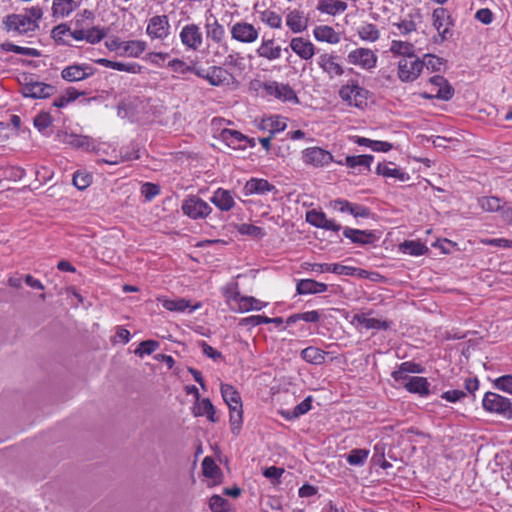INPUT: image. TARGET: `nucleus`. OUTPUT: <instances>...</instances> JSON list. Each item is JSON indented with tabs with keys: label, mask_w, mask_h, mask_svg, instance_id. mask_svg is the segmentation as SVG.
<instances>
[{
	"label": "nucleus",
	"mask_w": 512,
	"mask_h": 512,
	"mask_svg": "<svg viewBox=\"0 0 512 512\" xmlns=\"http://www.w3.org/2000/svg\"><path fill=\"white\" fill-rule=\"evenodd\" d=\"M369 91L360 86L357 81L350 80L339 89V97L348 106L363 109L367 106Z\"/></svg>",
	"instance_id": "1"
},
{
	"label": "nucleus",
	"mask_w": 512,
	"mask_h": 512,
	"mask_svg": "<svg viewBox=\"0 0 512 512\" xmlns=\"http://www.w3.org/2000/svg\"><path fill=\"white\" fill-rule=\"evenodd\" d=\"M483 408L512 420V402L510 399L494 392H487L482 401Z\"/></svg>",
	"instance_id": "2"
},
{
	"label": "nucleus",
	"mask_w": 512,
	"mask_h": 512,
	"mask_svg": "<svg viewBox=\"0 0 512 512\" xmlns=\"http://www.w3.org/2000/svg\"><path fill=\"white\" fill-rule=\"evenodd\" d=\"M423 64L421 59L416 55L400 58L397 65L398 78L405 83L415 81L423 71Z\"/></svg>",
	"instance_id": "3"
},
{
	"label": "nucleus",
	"mask_w": 512,
	"mask_h": 512,
	"mask_svg": "<svg viewBox=\"0 0 512 512\" xmlns=\"http://www.w3.org/2000/svg\"><path fill=\"white\" fill-rule=\"evenodd\" d=\"M184 215L191 219H204L212 212L211 206L197 195H188L181 206Z\"/></svg>",
	"instance_id": "4"
},
{
	"label": "nucleus",
	"mask_w": 512,
	"mask_h": 512,
	"mask_svg": "<svg viewBox=\"0 0 512 512\" xmlns=\"http://www.w3.org/2000/svg\"><path fill=\"white\" fill-rule=\"evenodd\" d=\"M2 25L4 30L12 31L17 35H27L39 29V24H32L22 13H13L5 16Z\"/></svg>",
	"instance_id": "5"
},
{
	"label": "nucleus",
	"mask_w": 512,
	"mask_h": 512,
	"mask_svg": "<svg viewBox=\"0 0 512 512\" xmlns=\"http://www.w3.org/2000/svg\"><path fill=\"white\" fill-rule=\"evenodd\" d=\"M179 39L186 51L196 52L203 44L201 28L196 23H188L181 28Z\"/></svg>",
	"instance_id": "6"
},
{
	"label": "nucleus",
	"mask_w": 512,
	"mask_h": 512,
	"mask_svg": "<svg viewBox=\"0 0 512 512\" xmlns=\"http://www.w3.org/2000/svg\"><path fill=\"white\" fill-rule=\"evenodd\" d=\"M431 85V93L423 92L421 97L424 99L437 98L449 101L454 96V88L449 84L448 80L441 75H434L429 79Z\"/></svg>",
	"instance_id": "7"
},
{
	"label": "nucleus",
	"mask_w": 512,
	"mask_h": 512,
	"mask_svg": "<svg viewBox=\"0 0 512 512\" xmlns=\"http://www.w3.org/2000/svg\"><path fill=\"white\" fill-rule=\"evenodd\" d=\"M170 23L167 15H155L147 23L146 34L151 40H166L170 35Z\"/></svg>",
	"instance_id": "8"
},
{
	"label": "nucleus",
	"mask_w": 512,
	"mask_h": 512,
	"mask_svg": "<svg viewBox=\"0 0 512 512\" xmlns=\"http://www.w3.org/2000/svg\"><path fill=\"white\" fill-rule=\"evenodd\" d=\"M195 75L215 87L228 83L229 79L232 78V74L221 66H211L208 70L198 67L197 71H195Z\"/></svg>",
	"instance_id": "9"
},
{
	"label": "nucleus",
	"mask_w": 512,
	"mask_h": 512,
	"mask_svg": "<svg viewBox=\"0 0 512 512\" xmlns=\"http://www.w3.org/2000/svg\"><path fill=\"white\" fill-rule=\"evenodd\" d=\"M433 26L438 31L441 41H446L452 37L450 29L453 26L451 16L445 8H436L432 13Z\"/></svg>",
	"instance_id": "10"
},
{
	"label": "nucleus",
	"mask_w": 512,
	"mask_h": 512,
	"mask_svg": "<svg viewBox=\"0 0 512 512\" xmlns=\"http://www.w3.org/2000/svg\"><path fill=\"white\" fill-rule=\"evenodd\" d=\"M377 55L368 48H357L349 52L347 60L350 64L361 67L365 70H370L376 67Z\"/></svg>",
	"instance_id": "11"
},
{
	"label": "nucleus",
	"mask_w": 512,
	"mask_h": 512,
	"mask_svg": "<svg viewBox=\"0 0 512 512\" xmlns=\"http://www.w3.org/2000/svg\"><path fill=\"white\" fill-rule=\"evenodd\" d=\"M304 163L315 167H322L334 162L332 154L320 147H309L302 151Z\"/></svg>",
	"instance_id": "12"
},
{
	"label": "nucleus",
	"mask_w": 512,
	"mask_h": 512,
	"mask_svg": "<svg viewBox=\"0 0 512 512\" xmlns=\"http://www.w3.org/2000/svg\"><path fill=\"white\" fill-rule=\"evenodd\" d=\"M337 60L338 56L333 53H322L317 58V64L330 79H333L344 74V68Z\"/></svg>",
	"instance_id": "13"
},
{
	"label": "nucleus",
	"mask_w": 512,
	"mask_h": 512,
	"mask_svg": "<svg viewBox=\"0 0 512 512\" xmlns=\"http://www.w3.org/2000/svg\"><path fill=\"white\" fill-rule=\"evenodd\" d=\"M107 32L106 28L89 25L84 29H73L71 37L77 41L85 40L89 44H97L106 37Z\"/></svg>",
	"instance_id": "14"
},
{
	"label": "nucleus",
	"mask_w": 512,
	"mask_h": 512,
	"mask_svg": "<svg viewBox=\"0 0 512 512\" xmlns=\"http://www.w3.org/2000/svg\"><path fill=\"white\" fill-rule=\"evenodd\" d=\"M258 30L250 23L240 21L231 27L232 39L241 43H253L258 38Z\"/></svg>",
	"instance_id": "15"
},
{
	"label": "nucleus",
	"mask_w": 512,
	"mask_h": 512,
	"mask_svg": "<svg viewBox=\"0 0 512 512\" xmlns=\"http://www.w3.org/2000/svg\"><path fill=\"white\" fill-rule=\"evenodd\" d=\"M95 73V68L88 64H74L65 67L61 72V77L68 82L84 80Z\"/></svg>",
	"instance_id": "16"
},
{
	"label": "nucleus",
	"mask_w": 512,
	"mask_h": 512,
	"mask_svg": "<svg viewBox=\"0 0 512 512\" xmlns=\"http://www.w3.org/2000/svg\"><path fill=\"white\" fill-rule=\"evenodd\" d=\"M55 87L43 82H28L22 86L21 93L24 97L33 99L47 98L53 95Z\"/></svg>",
	"instance_id": "17"
},
{
	"label": "nucleus",
	"mask_w": 512,
	"mask_h": 512,
	"mask_svg": "<svg viewBox=\"0 0 512 512\" xmlns=\"http://www.w3.org/2000/svg\"><path fill=\"white\" fill-rule=\"evenodd\" d=\"M269 95L286 102L298 103V97L295 91L288 84L270 82L264 85Z\"/></svg>",
	"instance_id": "18"
},
{
	"label": "nucleus",
	"mask_w": 512,
	"mask_h": 512,
	"mask_svg": "<svg viewBox=\"0 0 512 512\" xmlns=\"http://www.w3.org/2000/svg\"><path fill=\"white\" fill-rule=\"evenodd\" d=\"M421 20L422 14L420 9H413L399 22L393 23L392 26L398 29L399 35L406 36L416 31L417 25Z\"/></svg>",
	"instance_id": "19"
},
{
	"label": "nucleus",
	"mask_w": 512,
	"mask_h": 512,
	"mask_svg": "<svg viewBox=\"0 0 512 512\" xmlns=\"http://www.w3.org/2000/svg\"><path fill=\"white\" fill-rule=\"evenodd\" d=\"M306 221L317 228L335 232H338L342 228L341 225L334 220L328 219L325 213L314 209L306 213Z\"/></svg>",
	"instance_id": "20"
},
{
	"label": "nucleus",
	"mask_w": 512,
	"mask_h": 512,
	"mask_svg": "<svg viewBox=\"0 0 512 512\" xmlns=\"http://www.w3.org/2000/svg\"><path fill=\"white\" fill-rule=\"evenodd\" d=\"M210 201L222 212H228L235 206L234 195L230 190L218 188Z\"/></svg>",
	"instance_id": "21"
},
{
	"label": "nucleus",
	"mask_w": 512,
	"mask_h": 512,
	"mask_svg": "<svg viewBox=\"0 0 512 512\" xmlns=\"http://www.w3.org/2000/svg\"><path fill=\"white\" fill-rule=\"evenodd\" d=\"M290 48L303 60H309L315 54L314 44L303 37L292 38L290 41Z\"/></svg>",
	"instance_id": "22"
},
{
	"label": "nucleus",
	"mask_w": 512,
	"mask_h": 512,
	"mask_svg": "<svg viewBox=\"0 0 512 512\" xmlns=\"http://www.w3.org/2000/svg\"><path fill=\"white\" fill-rule=\"evenodd\" d=\"M204 28L207 39L216 44H221L224 41L226 36L225 28L215 17L210 16L207 18Z\"/></svg>",
	"instance_id": "23"
},
{
	"label": "nucleus",
	"mask_w": 512,
	"mask_h": 512,
	"mask_svg": "<svg viewBox=\"0 0 512 512\" xmlns=\"http://www.w3.org/2000/svg\"><path fill=\"white\" fill-rule=\"evenodd\" d=\"M343 235L352 243L359 245L372 244L376 239L375 234L372 231L360 230L350 227H345L343 229Z\"/></svg>",
	"instance_id": "24"
},
{
	"label": "nucleus",
	"mask_w": 512,
	"mask_h": 512,
	"mask_svg": "<svg viewBox=\"0 0 512 512\" xmlns=\"http://www.w3.org/2000/svg\"><path fill=\"white\" fill-rule=\"evenodd\" d=\"M307 265L311 271L317 273L330 272L338 275H352L355 271V268L353 267L341 265L338 263H312Z\"/></svg>",
	"instance_id": "25"
},
{
	"label": "nucleus",
	"mask_w": 512,
	"mask_h": 512,
	"mask_svg": "<svg viewBox=\"0 0 512 512\" xmlns=\"http://www.w3.org/2000/svg\"><path fill=\"white\" fill-rule=\"evenodd\" d=\"M269 192H277L276 187L265 179L252 178L246 182L244 186L245 195L260 194L264 195Z\"/></svg>",
	"instance_id": "26"
},
{
	"label": "nucleus",
	"mask_w": 512,
	"mask_h": 512,
	"mask_svg": "<svg viewBox=\"0 0 512 512\" xmlns=\"http://www.w3.org/2000/svg\"><path fill=\"white\" fill-rule=\"evenodd\" d=\"M159 301L166 310L173 311V312H185L189 308H190V312H193L200 307L199 303L192 306L191 302L185 298H176V299L161 298V299H159Z\"/></svg>",
	"instance_id": "27"
},
{
	"label": "nucleus",
	"mask_w": 512,
	"mask_h": 512,
	"mask_svg": "<svg viewBox=\"0 0 512 512\" xmlns=\"http://www.w3.org/2000/svg\"><path fill=\"white\" fill-rule=\"evenodd\" d=\"M353 325H359L366 329L387 330L390 327L389 322L376 318H369L365 314H355L351 320Z\"/></svg>",
	"instance_id": "28"
},
{
	"label": "nucleus",
	"mask_w": 512,
	"mask_h": 512,
	"mask_svg": "<svg viewBox=\"0 0 512 512\" xmlns=\"http://www.w3.org/2000/svg\"><path fill=\"white\" fill-rule=\"evenodd\" d=\"M327 289V284L313 279H301L296 285V291L299 295L323 293Z\"/></svg>",
	"instance_id": "29"
},
{
	"label": "nucleus",
	"mask_w": 512,
	"mask_h": 512,
	"mask_svg": "<svg viewBox=\"0 0 512 512\" xmlns=\"http://www.w3.org/2000/svg\"><path fill=\"white\" fill-rule=\"evenodd\" d=\"M373 160V155L365 154L357 156H346L344 162L341 160L335 162L340 165L345 164L349 168L358 169V172H362V168L366 170L370 169Z\"/></svg>",
	"instance_id": "30"
},
{
	"label": "nucleus",
	"mask_w": 512,
	"mask_h": 512,
	"mask_svg": "<svg viewBox=\"0 0 512 512\" xmlns=\"http://www.w3.org/2000/svg\"><path fill=\"white\" fill-rule=\"evenodd\" d=\"M220 139L233 149L244 150L246 148V144H243L246 135L237 130L223 129L220 132Z\"/></svg>",
	"instance_id": "31"
},
{
	"label": "nucleus",
	"mask_w": 512,
	"mask_h": 512,
	"mask_svg": "<svg viewBox=\"0 0 512 512\" xmlns=\"http://www.w3.org/2000/svg\"><path fill=\"white\" fill-rule=\"evenodd\" d=\"M313 35L319 42L329 44H337L340 42V34L336 32L333 27L328 25L316 26L313 30Z\"/></svg>",
	"instance_id": "32"
},
{
	"label": "nucleus",
	"mask_w": 512,
	"mask_h": 512,
	"mask_svg": "<svg viewBox=\"0 0 512 512\" xmlns=\"http://www.w3.org/2000/svg\"><path fill=\"white\" fill-rule=\"evenodd\" d=\"M404 387L410 393L419 394L420 396H428L430 393V383L425 377L412 376L404 383Z\"/></svg>",
	"instance_id": "33"
},
{
	"label": "nucleus",
	"mask_w": 512,
	"mask_h": 512,
	"mask_svg": "<svg viewBox=\"0 0 512 512\" xmlns=\"http://www.w3.org/2000/svg\"><path fill=\"white\" fill-rule=\"evenodd\" d=\"M286 25L294 33H301L307 28V19L302 11L294 9L286 16Z\"/></svg>",
	"instance_id": "34"
},
{
	"label": "nucleus",
	"mask_w": 512,
	"mask_h": 512,
	"mask_svg": "<svg viewBox=\"0 0 512 512\" xmlns=\"http://www.w3.org/2000/svg\"><path fill=\"white\" fill-rule=\"evenodd\" d=\"M117 47L122 50L120 55L138 58L146 50L147 45L146 42L142 40H130L118 43Z\"/></svg>",
	"instance_id": "35"
},
{
	"label": "nucleus",
	"mask_w": 512,
	"mask_h": 512,
	"mask_svg": "<svg viewBox=\"0 0 512 512\" xmlns=\"http://www.w3.org/2000/svg\"><path fill=\"white\" fill-rule=\"evenodd\" d=\"M79 6L75 0H53L52 15L54 17H67Z\"/></svg>",
	"instance_id": "36"
},
{
	"label": "nucleus",
	"mask_w": 512,
	"mask_h": 512,
	"mask_svg": "<svg viewBox=\"0 0 512 512\" xmlns=\"http://www.w3.org/2000/svg\"><path fill=\"white\" fill-rule=\"evenodd\" d=\"M347 7V3L341 0H318L317 10L334 16L343 13Z\"/></svg>",
	"instance_id": "37"
},
{
	"label": "nucleus",
	"mask_w": 512,
	"mask_h": 512,
	"mask_svg": "<svg viewBox=\"0 0 512 512\" xmlns=\"http://www.w3.org/2000/svg\"><path fill=\"white\" fill-rule=\"evenodd\" d=\"M63 141L71 147L85 151H89L95 147L93 140L89 136L84 135L66 134Z\"/></svg>",
	"instance_id": "38"
},
{
	"label": "nucleus",
	"mask_w": 512,
	"mask_h": 512,
	"mask_svg": "<svg viewBox=\"0 0 512 512\" xmlns=\"http://www.w3.org/2000/svg\"><path fill=\"white\" fill-rule=\"evenodd\" d=\"M221 395L229 408H242L241 397L232 385L221 384Z\"/></svg>",
	"instance_id": "39"
},
{
	"label": "nucleus",
	"mask_w": 512,
	"mask_h": 512,
	"mask_svg": "<svg viewBox=\"0 0 512 512\" xmlns=\"http://www.w3.org/2000/svg\"><path fill=\"white\" fill-rule=\"evenodd\" d=\"M389 50L394 56H401V58L415 55L414 45L407 41L392 40Z\"/></svg>",
	"instance_id": "40"
},
{
	"label": "nucleus",
	"mask_w": 512,
	"mask_h": 512,
	"mask_svg": "<svg viewBox=\"0 0 512 512\" xmlns=\"http://www.w3.org/2000/svg\"><path fill=\"white\" fill-rule=\"evenodd\" d=\"M274 41L272 39L270 40H263L260 47L257 49V54L260 57H263L268 60H276L280 58L281 56V47L280 46H273Z\"/></svg>",
	"instance_id": "41"
},
{
	"label": "nucleus",
	"mask_w": 512,
	"mask_h": 512,
	"mask_svg": "<svg viewBox=\"0 0 512 512\" xmlns=\"http://www.w3.org/2000/svg\"><path fill=\"white\" fill-rule=\"evenodd\" d=\"M167 67L170 68L173 72L184 75L187 73L195 74L198 67L196 66L195 61H191L190 64H187L184 60L180 58H174L168 61Z\"/></svg>",
	"instance_id": "42"
},
{
	"label": "nucleus",
	"mask_w": 512,
	"mask_h": 512,
	"mask_svg": "<svg viewBox=\"0 0 512 512\" xmlns=\"http://www.w3.org/2000/svg\"><path fill=\"white\" fill-rule=\"evenodd\" d=\"M355 143L360 146L371 148L375 152H388L392 149V144L386 141L371 140L369 138L356 136Z\"/></svg>",
	"instance_id": "43"
},
{
	"label": "nucleus",
	"mask_w": 512,
	"mask_h": 512,
	"mask_svg": "<svg viewBox=\"0 0 512 512\" xmlns=\"http://www.w3.org/2000/svg\"><path fill=\"white\" fill-rule=\"evenodd\" d=\"M394 166L393 163H379L377 165V169H376V172L377 174L379 175H382L384 177H392V178H397L399 179L400 181H406L408 180L409 176L400 171L399 169L395 168V167H392Z\"/></svg>",
	"instance_id": "44"
},
{
	"label": "nucleus",
	"mask_w": 512,
	"mask_h": 512,
	"mask_svg": "<svg viewBox=\"0 0 512 512\" xmlns=\"http://www.w3.org/2000/svg\"><path fill=\"white\" fill-rule=\"evenodd\" d=\"M202 470L203 474L207 478H211L215 481H220L222 477V471L220 467L216 464L215 460L207 456L202 461Z\"/></svg>",
	"instance_id": "45"
},
{
	"label": "nucleus",
	"mask_w": 512,
	"mask_h": 512,
	"mask_svg": "<svg viewBox=\"0 0 512 512\" xmlns=\"http://www.w3.org/2000/svg\"><path fill=\"white\" fill-rule=\"evenodd\" d=\"M197 411L195 412L196 416H206L207 419L213 423L218 421V417L216 416V410L213 406L212 402L208 398H204L198 401Z\"/></svg>",
	"instance_id": "46"
},
{
	"label": "nucleus",
	"mask_w": 512,
	"mask_h": 512,
	"mask_svg": "<svg viewBox=\"0 0 512 512\" xmlns=\"http://www.w3.org/2000/svg\"><path fill=\"white\" fill-rule=\"evenodd\" d=\"M400 250L405 254L421 256L426 254L428 247L420 241L406 240L400 244Z\"/></svg>",
	"instance_id": "47"
},
{
	"label": "nucleus",
	"mask_w": 512,
	"mask_h": 512,
	"mask_svg": "<svg viewBox=\"0 0 512 512\" xmlns=\"http://www.w3.org/2000/svg\"><path fill=\"white\" fill-rule=\"evenodd\" d=\"M325 355V351L313 346L307 347L301 351V357L303 360L316 365L322 364L324 362Z\"/></svg>",
	"instance_id": "48"
},
{
	"label": "nucleus",
	"mask_w": 512,
	"mask_h": 512,
	"mask_svg": "<svg viewBox=\"0 0 512 512\" xmlns=\"http://www.w3.org/2000/svg\"><path fill=\"white\" fill-rule=\"evenodd\" d=\"M73 30L66 23H61L55 26L51 31V37L57 44L68 45L71 44L65 39L66 36H71Z\"/></svg>",
	"instance_id": "49"
},
{
	"label": "nucleus",
	"mask_w": 512,
	"mask_h": 512,
	"mask_svg": "<svg viewBox=\"0 0 512 512\" xmlns=\"http://www.w3.org/2000/svg\"><path fill=\"white\" fill-rule=\"evenodd\" d=\"M312 397H306L301 403L296 405L291 411L284 413V417L288 420L296 419L306 414L311 409Z\"/></svg>",
	"instance_id": "50"
},
{
	"label": "nucleus",
	"mask_w": 512,
	"mask_h": 512,
	"mask_svg": "<svg viewBox=\"0 0 512 512\" xmlns=\"http://www.w3.org/2000/svg\"><path fill=\"white\" fill-rule=\"evenodd\" d=\"M369 456V450L356 448L346 455V461L352 466H363Z\"/></svg>",
	"instance_id": "51"
},
{
	"label": "nucleus",
	"mask_w": 512,
	"mask_h": 512,
	"mask_svg": "<svg viewBox=\"0 0 512 512\" xmlns=\"http://www.w3.org/2000/svg\"><path fill=\"white\" fill-rule=\"evenodd\" d=\"M265 304L252 296H243L239 298L238 311L248 312L251 310H261Z\"/></svg>",
	"instance_id": "52"
},
{
	"label": "nucleus",
	"mask_w": 512,
	"mask_h": 512,
	"mask_svg": "<svg viewBox=\"0 0 512 512\" xmlns=\"http://www.w3.org/2000/svg\"><path fill=\"white\" fill-rule=\"evenodd\" d=\"M300 320H303L308 323H316L320 320V314L316 310L293 314L287 318L286 323L288 325H291Z\"/></svg>",
	"instance_id": "53"
},
{
	"label": "nucleus",
	"mask_w": 512,
	"mask_h": 512,
	"mask_svg": "<svg viewBox=\"0 0 512 512\" xmlns=\"http://www.w3.org/2000/svg\"><path fill=\"white\" fill-rule=\"evenodd\" d=\"M2 49L7 52H13L19 55H25L30 57H39L40 52L35 48H28L15 45L10 42H5L2 44Z\"/></svg>",
	"instance_id": "54"
},
{
	"label": "nucleus",
	"mask_w": 512,
	"mask_h": 512,
	"mask_svg": "<svg viewBox=\"0 0 512 512\" xmlns=\"http://www.w3.org/2000/svg\"><path fill=\"white\" fill-rule=\"evenodd\" d=\"M358 35L362 40L375 42L380 37V32L375 24H365L358 29Z\"/></svg>",
	"instance_id": "55"
},
{
	"label": "nucleus",
	"mask_w": 512,
	"mask_h": 512,
	"mask_svg": "<svg viewBox=\"0 0 512 512\" xmlns=\"http://www.w3.org/2000/svg\"><path fill=\"white\" fill-rule=\"evenodd\" d=\"M95 19V14L88 9H84L82 12L76 14L74 18V29H84L87 26H91Z\"/></svg>",
	"instance_id": "56"
},
{
	"label": "nucleus",
	"mask_w": 512,
	"mask_h": 512,
	"mask_svg": "<svg viewBox=\"0 0 512 512\" xmlns=\"http://www.w3.org/2000/svg\"><path fill=\"white\" fill-rule=\"evenodd\" d=\"M423 64V69L426 68L432 72L440 71L442 66L444 65V60L440 57L431 54H425L423 59H421Z\"/></svg>",
	"instance_id": "57"
},
{
	"label": "nucleus",
	"mask_w": 512,
	"mask_h": 512,
	"mask_svg": "<svg viewBox=\"0 0 512 512\" xmlns=\"http://www.w3.org/2000/svg\"><path fill=\"white\" fill-rule=\"evenodd\" d=\"M480 207L487 212H495L501 210V200L497 197H481L478 199Z\"/></svg>",
	"instance_id": "58"
},
{
	"label": "nucleus",
	"mask_w": 512,
	"mask_h": 512,
	"mask_svg": "<svg viewBox=\"0 0 512 512\" xmlns=\"http://www.w3.org/2000/svg\"><path fill=\"white\" fill-rule=\"evenodd\" d=\"M230 409V425L231 432L234 435H238L242 426V408H229Z\"/></svg>",
	"instance_id": "59"
},
{
	"label": "nucleus",
	"mask_w": 512,
	"mask_h": 512,
	"mask_svg": "<svg viewBox=\"0 0 512 512\" xmlns=\"http://www.w3.org/2000/svg\"><path fill=\"white\" fill-rule=\"evenodd\" d=\"M212 512H230L229 502L220 495H213L209 500Z\"/></svg>",
	"instance_id": "60"
},
{
	"label": "nucleus",
	"mask_w": 512,
	"mask_h": 512,
	"mask_svg": "<svg viewBox=\"0 0 512 512\" xmlns=\"http://www.w3.org/2000/svg\"><path fill=\"white\" fill-rule=\"evenodd\" d=\"M261 20L271 28H281L282 18L281 16L272 10H265L261 13Z\"/></svg>",
	"instance_id": "61"
},
{
	"label": "nucleus",
	"mask_w": 512,
	"mask_h": 512,
	"mask_svg": "<svg viewBox=\"0 0 512 512\" xmlns=\"http://www.w3.org/2000/svg\"><path fill=\"white\" fill-rule=\"evenodd\" d=\"M159 348V342L155 340L142 341L138 348L135 350V354L139 357L144 355H150Z\"/></svg>",
	"instance_id": "62"
},
{
	"label": "nucleus",
	"mask_w": 512,
	"mask_h": 512,
	"mask_svg": "<svg viewBox=\"0 0 512 512\" xmlns=\"http://www.w3.org/2000/svg\"><path fill=\"white\" fill-rule=\"evenodd\" d=\"M238 232L242 235H249L255 238H262L265 235L263 228L248 223L240 224Z\"/></svg>",
	"instance_id": "63"
},
{
	"label": "nucleus",
	"mask_w": 512,
	"mask_h": 512,
	"mask_svg": "<svg viewBox=\"0 0 512 512\" xmlns=\"http://www.w3.org/2000/svg\"><path fill=\"white\" fill-rule=\"evenodd\" d=\"M53 123V118L48 112H41L34 118V126L39 132H44Z\"/></svg>",
	"instance_id": "64"
}]
</instances>
